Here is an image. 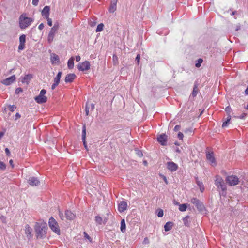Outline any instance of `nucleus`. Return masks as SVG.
<instances>
[{
    "instance_id": "f257e3e1",
    "label": "nucleus",
    "mask_w": 248,
    "mask_h": 248,
    "mask_svg": "<svg viewBox=\"0 0 248 248\" xmlns=\"http://www.w3.org/2000/svg\"><path fill=\"white\" fill-rule=\"evenodd\" d=\"M47 224L43 221L36 222L34 226V230L36 232V236L38 239H44L46 237L47 230Z\"/></svg>"
},
{
    "instance_id": "f03ea898",
    "label": "nucleus",
    "mask_w": 248,
    "mask_h": 248,
    "mask_svg": "<svg viewBox=\"0 0 248 248\" xmlns=\"http://www.w3.org/2000/svg\"><path fill=\"white\" fill-rule=\"evenodd\" d=\"M33 21L31 18L26 17L25 15H22L19 17L20 27L22 29H24L30 25Z\"/></svg>"
},
{
    "instance_id": "7ed1b4c3",
    "label": "nucleus",
    "mask_w": 248,
    "mask_h": 248,
    "mask_svg": "<svg viewBox=\"0 0 248 248\" xmlns=\"http://www.w3.org/2000/svg\"><path fill=\"white\" fill-rule=\"evenodd\" d=\"M215 184L217 187L218 190L220 191L221 190L222 192V194H223L224 192H225L226 190L227 187L222 177L219 175H217L216 176Z\"/></svg>"
},
{
    "instance_id": "20e7f679",
    "label": "nucleus",
    "mask_w": 248,
    "mask_h": 248,
    "mask_svg": "<svg viewBox=\"0 0 248 248\" xmlns=\"http://www.w3.org/2000/svg\"><path fill=\"white\" fill-rule=\"evenodd\" d=\"M48 224L50 228L54 232L58 235L60 234V229L59 228L58 224L53 217H51L49 218Z\"/></svg>"
},
{
    "instance_id": "39448f33",
    "label": "nucleus",
    "mask_w": 248,
    "mask_h": 248,
    "mask_svg": "<svg viewBox=\"0 0 248 248\" xmlns=\"http://www.w3.org/2000/svg\"><path fill=\"white\" fill-rule=\"evenodd\" d=\"M59 27L58 22H56L54 23L53 27L51 28L47 37V41L49 43H51L53 41L55 33L57 32Z\"/></svg>"
},
{
    "instance_id": "423d86ee",
    "label": "nucleus",
    "mask_w": 248,
    "mask_h": 248,
    "mask_svg": "<svg viewBox=\"0 0 248 248\" xmlns=\"http://www.w3.org/2000/svg\"><path fill=\"white\" fill-rule=\"evenodd\" d=\"M46 92V90H41L39 94L34 98L35 101L39 104H42L46 102L47 98L45 95Z\"/></svg>"
},
{
    "instance_id": "0eeeda50",
    "label": "nucleus",
    "mask_w": 248,
    "mask_h": 248,
    "mask_svg": "<svg viewBox=\"0 0 248 248\" xmlns=\"http://www.w3.org/2000/svg\"><path fill=\"white\" fill-rule=\"evenodd\" d=\"M226 181L230 186L237 185L239 182V178L235 175L227 176L226 178Z\"/></svg>"
},
{
    "instance_id": "6e6552de",
    "label": "nucleus",
    "mask_w": 248,
    "mask_h": 248,
    "mask_svg": "<svg viewBox=\"0 0 248 248\" xmlns=\"http://www.w3.org/2000/svg\"><path fill=\"white\" fill-rule=\"evenodd\" d=\"M191 202L195 205L197 209L199 211H202L204 210V206L202 202L199 199L196 198H193L191 199Z\"/></svg>"
},
{
    "instance_id": "1a4fd4ad",
    "label": "nucleus",
    "mask_w": 248,
    "mask_h": 248,
    "mask_svg": "<svg viewBox=\"0 0 248 248\" xmlns=\"http://www.w3.org/2000/svg\"><path fill=\"white\" fill-rule=\"evenodd\" d=\"M206 158L208 161L210 162V164L213 166H215L217 165L216 159L214 157V153L212 151H206Z\"/></svg>"
},
{
    "instance_id": "9d476101",
    "label": "nucleus",
    "mask_w": 248,
    "mask_h": 248,
    "mask_svg": "<svg viewBox=\"0 0 248 248\" xmlns=\"http://www.w3.org/2000/svg\"><path fill=\"white\" fill-rule=\"evenodd\" d=\"M90 63L88 61H85L78 64V68L80 71H84L88 70L90 68Z\"/></svg>"
},
{
    "instance_id": "9b49d317",
    "label": "nucleus",
    "mask_w": 248,
    "mask_h": 248,
    "mask_svg": "<svg viewBox=\"0 0 248 248\" xmlns=\"http://www.w3.org/2000/svg\"><path fill=\"white\" fill-rule=\"evenodd\" d=\"M157 141L162 146L166 145L167 141V136L165 134H162L158 136Z\"/></svg>"
},
{
    "instance_id": "f8f14e48",
    "label": "nucleus",
    "mask_w": 248,
    "mask_h": 248,
    "mask_svg": "<svg viewBox=\"0 0 248 248\" xmlns=\"http://www.w3.org/2000/svg\"><path fill=\"white\" fill-rule=\"evenodd\" d=\"M28 183L32 186H36L39 185L40 181L35 177H31L28 180Z\"/></svg>"
},
{
    "instance_id": "ddd939ff",
    "label": "nucleus",
    "mask_w": 248,
    "mask_h": 248,
    "mask_svg": "<svg viewBox=\"0 0 248 248\" xmlns=\"http://www.w3.org/2000/svg\"><path fill=\"white\" fill-rule=\"evenodd\" d=\"M167 168L170 171H175L178 168V166L173 162H168L167 163Z\"/></svg>"
},
{
    "instance_id": "4468645a",
    "label": "nucleus",
    "mask_w": 248,
    "mask_h": 248,
    "mask_svg": "<svg viewBox=\"0 0 248 248\" xmlns=\"http://www.w3.org/2000/svg\"><path fill=\"white\" fill-rule=\"evenodd\" d=\"M26 42V35H21L19 37V45L18 46V50H22L25 48V43Z\"/></svg>"
},
{
    "instance_id": "2eb2a0df",
    "label": "nucleus",
    "mask_w": 248,
    "mask_h": 248,
    "mask_svg": "<svg viewBox=\"0 0 248 248\" xmlns=\"http://www.w3.org/2000/svg\"><path fill=\"white\" fill-rule=\"evenodd\" d=\"M50 8L49 6H46L44 7L43 9L41 12L42 16L45 18H47L50 14Z\"/></svg>"
},
{
    "instance_id": "dca6fc26",
    "label": "nucleus",
    "mask_w": 248,
    "mask_h": 248,
    "mask_svg": "<svg viewBox=\"0 0 248 248\" xmlns=\"http://www.w3.org/2000/svg\"><path fill=\"white\" fill-rule=\"evenodd\" d=\"M16 79V76L15 75L4 79L2 83L5 85H9L12 83Z\"/></svg>"
},
{
    "instance_id": "f3484780",
    "label": "nucleus",
    "mask_w": 248,
    "mask_h": 248,
    "mask_svg": "<svg viewBox=\"0 0 248 248\" xmlns=\"http://www.w3.org/2000/svg\"><path fill=\"white\" fill-rule=\"evenodd\" d=\"M127 204L125 201L120 202L118 204V210L120 212H123L127 209Z\"/></svg>"
},
{
    "instance_id": "a211bd4d",
    "label": "nucleus",
    "mask_w": 248,
    "mask_h": 248,
    "mask_svg": "<svg viewBox=\"0 0 248 248\" xmlns=\"http://www.w3.org/2000/svg\"><path fill=\"white\" fill-rule=\"evenodd\" d=\"M32 230L31 228L29 226V225H26L25 227V232L28 239H30L32 237Z\"/></svg>"
},
{
    "instance_id": "6ab92c4d",
    "label": "nucleus",
    "mask_w": 248,
    "mask_h": 248,
    "mask_svg": "<svg viewBox=\"0 0 248 248\" xmlns=\"http://www.w3.org/2000/svg\"><path fill=\"white\" fill-rule=\"evenodd\" d=\"M50 59L52 64H59L60 62L59 57L55 53L51 54Z\"/></svg>"
},
{
    "instance_id": "aec40b11",
    "label": "nucleus",
    "mask_w": 248,
    "mask_h": 248,
    "mask_svg": "<svg viewBox=\"0 0 248 248\" xmlns=\"http://www.w3.org/2000/svg\"><path fill=\"white\" fill-rule=\"evenodd\" d=\"M76 77V75L74 73L69 74L65 77V82L66 83H71L75 78Z\"/></svg>"
},
{
    "instance_id": "412c9836",
    "label": "nucleus",
    "mask_w": 248,
    "mask_h": 248,
    "mask_svg": "<svg viewBox=\"0 0 248 248\" xmlns=\"http://www.w3.org/2000/svg\"><path fill=\"white\" fill-rule=\"evenodd\" d=\"M32 78V75H31V74L26 75L24 77H23L22 78L21 82L23 83L28 84Z\"/></svg>"
},
{
    "instance_id": "4be33fe9",
    "label": "nucleus",
    "mask_w": 248,
    "mask_h": 248,
    "mask_svg": "<svg viewBox=\"0 0 248 248\" xmlns=\"http://www.w3.org/2000/svg\"><path fill=\"white\" fill-rule=\"evenodd\" d=\"M65 215L66 218L68 220H72L75 217V214L69 210H66L65 211Z\"/></svg>"
},
{
    "instance_id": "5701e85b",
    "label": "nucleus",
    "mask_w": 248,
    "mask_h": 248,
    "mask_svg": "<svg viewBox=\"0 0 248 248\" xmlns=\"http://www.w3.org/2000/svg\"><path fill=\"white\" fill-rule=\"evenodd\" d=\"M173 223L171 222H167L164 225V228L165 231H169L172 229Z\"/></svg>"
},
{
    "instance_id": "b1692460",
    "label": "nucleus",
    "mask_w": 248,
    "mask_h": 248,
    "mask_svg": "<svg viewBox=\"0 0 248 248\" xmlns=\"http://www.w3.org/2000/svg\"><path fill=\"white\" fill-rule=\"evenodd\" d=\"M62 72H59L57 74L56 77L54 78V82L59 84L60 81V79L61 78Z\"/></svg>"
},
{
    "instance_id": "393cba45",
    "label": "nucleus",
    "mask_w": 248,
    "mask_h": 248,
    "mask_svg": "<svg viewBox=\"0 0 248 248\" xmlns=\"http://www.w3.org/2000/svg\"><path fill=\"white\" fill-rule=\"evenodd\" d=\"M74 58L71 57L68 61L67 66L69 69H72L74 67Z\"/></svg>"
},
{
    "instance_id": "a878e982",
    "label": "nucleus",
    "mask_w": 248,
    "mask_h": 248,
    "mask_svg": "<svg viewBox=\"0 0 248 248\" xmlns=\"http://www.w3.org/2000/svg\"><path fill=\"white\" fill-rule=\"evenodd\" d=\"M199 92V90L196 84H194L191 95L193 97L196 96Z\"/></svg>"
},
{
    "instance_id": "bb28decb",
    "label": "nucleus",
    "mask_w": 248,
    "mask_h": 248,
    "mask_svg": "<svg viewBox=\"0 0 248 248\" xmlns=\"http://www.w3.org/2000/svg\"><path fill=\"white\" fill-rule=\"evenodd\" d=\"M116 10V2L111 3L109 9V11L110 13L114 12Z\"/></svg>"
},
{
    "instance_id": "cd10ccee",
    "label": "nucleus",
    "mask_w": 248,
    "mask_h": 248,
    "mask_svg": "<svg viewBox=\"0 0 248 248\" xmlns=\"http://www.w3.org/2000/svg\"><path fill=\"white\" fill-rule=\"evenodd\" d=\"M120 229H121V231H122V232H125L126 225H125V221H124V219H123L121 220Z\"/></svg>"
},
{
    "instance_id": "c85d7f7f",
    "label": "nucleus",
    "mask_w": 248,
    "mask_h": 248,
    "mask_svg": "<svg viewBox=\"0 0 248 248\" xmlns=\"http://www.w3.org/2000/svg\"><path fill=\"white\" fill-rule=\"evenodd\" d=\"M231 115H229L227 119L224 122H223V123L222 124V127H226L228 126L229 123L230 122V120H231Z\"/></svg>"
},
{
    "instance_id": "c756f323",
    "label": "nucleus",
    "mask_w": 248,
    "mask_h": 248,
    "mask_svg": "<svg viewBox=\"0 0 248 248\" xmlns=\"http://www.w3.org/2000/svg\"><path fill=\"white\" fill-rule=\"evenodd\" d=\"M189 218V217L188 216H186L183 218V221H184V225L185 226H188V227L189 226V224H190L189 221L188 220Z\"/></svg>"
},
{
    "instance_id": "7c9ffc66",
    "label": "nucleus",
    "mask_w": 248,
    "mask_h": 248,
    "mask_svg": "<svg viewBox=\"0 0 248 248\" xmlns=\"http://www.w3.org/2000/svg\"><path fill=\"white\" fill-rule=\"evenodd\" d=\"M187 206L186 204H182L179 205V209L180 211L184 212L186 211Z\"/></svg>"
},
{
    "instance_id": "2f4dec72",
    "label": "nucleus",
    "mask_w": 248,
    "mask_h": 248,
    "mask_svg": "<svg viewBox=\"0 0 248 248\" xmlns=\"http://www.w3.org/2000/svg\"><path fill=\"white\" fill-rule=\"evenodd\" d=\"M95 220L97 223L100 225L102 223L103 219L101 217L97 216L95 217Z\"/></svg>"
},
{
    "instance_id": "473e14b6",
    "label": "nucleus",
    "mask_w": 248,
    "mask_h": 248,
    "mask_svg": "<svg viewBox=\"0 0 248 248\" xmlns=\"http://www.w3.org/2000/svg\"><path fill=\"white\" fill-rule=\"evenodd\" d=\"M104 25L103 23H100L97 25V28L96 29V32H100L102 31L103 29Z\"/></svg>"
},
{
    "instance_id": "72a5a7b5",
    "label": "nucleus",
    "mask_w": 248,
    "mask_h": 248,
    "mask_svg": "<svg viewBox=\"0 0 248 248\" xmlns=\"http://www.w3.org/2000/svg\"><path fill=\"white\" fill-rule=\"evenodd\" d=\"M85 139H86V127H85V126L84 125L82 127V140H85Z\"/></svg>"
},
{
    "instance_id": "f704fd0d",
    "label": "nucleus",
    "mask_w": 248,
    "mask_h": 248,
    "mask_svg": "<svg viewBox=\"0 0 248 248\" xmlns=\"http://www.w3.org/2000/svg\"><path fill=\"white\" fill-rule=\"evenodd\" d=\"M113 62L114 65H117L119 63L118 57L115 54L113 55Z\"/></svg>"
},
{
    "instance_id": "c9c22d12",
    "label": "nucleus",
    "mask_w": 248,
    "mask_h": 248,
    "mask_svg": "<svg viewBox=\"0 0 248 248\" xmlns=\"http://www.w3.org/2000/svg\"><path fill=\"white\" fill-rule=\"evenodd\" d=\"M157 216L159 217H161L163 216L164 213L163 210L161 209H158L157 211Z\"/></svg>"
},
{
    "instance_id": "e433bc0d",
    "label": "nucleus",
    "mask_w": 248,
    "mask_h": 248,
    "mask_svg": "<svg viewBox=\"0 0 248 248\" xmlns=\"http://www.w3.org/2000/svg\"><path fill=\"white\" fill-rule=\"evenodd\" d=\"M203 60L201 58H200L198 60L197 62L195 64V66L197 68L200 67L201 66V64Z\"/></svg>"
},
{
    "instance_id": "4c0bfd02",
    "label": "nucleus",
    "mask_w": 248,
    "mask_h": 248,
    "mask_svg": "<svg viewBox=\"0 0 248 248\" xmlns=\"http://www.w3.org/2000/svg\"><path fill=\"white\" fill-rule=\"evenodd\" d=\"M6 165L3 162L0 161V170H4L6 169Z\"/></svg>"
},
{
    "instance_id": "58836bf2",
    "label": "nucleus",
    "mask_w": 248,
    "mask_h": 248,
    "mask_svg": "<svg viewBox=\"0 0 248 248\" xmlns=\"http://www.w3.org/2000/svg\"><path fill=\"white\" fill-rule=\"evenodd\" d=\"M85 112H86V116L89 115V107L88 102L86 103V106H85Z\"/></svg>"
},
{
    "instance_id": "ea45409f",
    "label": "nucleus",
    "mask_w": 248,
    "mask_h": 248,
    "mask_svg": "<svg viewBox=\"0 0 248 248\" xmlns=\"http://www.w3.org/2000/svg\"><path fill=\"white\" fill-rule=\"evenodd\" d=\"M16 106L15 105H9L8 108L10 111L11 112H13L15 109L16 108Z\"/></svg>"
},
{
    "instance_id": "a19ab883",
    "label": "nucleus",
    "mask_w": 248,
    "mask_h": 248,
    "mask_svg": "<svg viewBox=\"0 0 248 248\" xmlns=\"http://www.w3.org/2000/svg\"><path fill=\"white\" fill-rule=\"evenodd\" d=\"M47 20V24L49 26H52V19L48 17L47 18H46Z\"/></svg>"
},
{
    "instance_id": "79ce46f5",
    "label": "nucleus",
    "mask_w": 248,
    "mask_h": 248,
    "mask_svg": "<svg viewBox=\"0 0 248 248\" xmlns=\"http://www.w3.org/2000/svg\"><path fill=\"white\" fill-rule=\"evenodd\" d=\"M23 90L21 88H18L16 90V93L19 94L20 93L22 92Z\"/></svg>"
},
{
    "instance_id": "37998d69",
    "label": "nucleus",
    "mask_w": 248,
    "mask_h": 248,
    "mask_svg": "<svg viewBox=\"0 0 248 248\" xmlns=\"http://www.w3.org/2000/svg\"><path fill=\"white\" fill-rule=\"evenodd\" d=\"M183 137H184L183 134L182 132H179L178 134V138L180 140H183Z\"/></svg>"
},
{
    "instance_id": "c03bdc74",
    "label": "nucleus",
    "mask_w": 248,
    "mask_h": 248,
    "mask_svg": "<svg viewBox=\"0 0 248 248\" xmlns=\"http://www.w3.org/2000/svg\"><path fill=\"white\" fill-rule=\"evenodd\" d=\"M140 54H138L136 57V61L137 62V64H139L140 61Z\"/></svg>"
},
{
    "instance_id": "a18cd8bd",
    "label": "nucleus",
    "mask_w": 248,
    "mask_h": 248,
    "mask_svg": "<svg viewBox=\"0 0 248 248\" xmlns=\"http://www.w3.org/2000/svg\"><path fill=\"white\" fill-rule=\"evenodd\" d=\"M181 128V126L180 125H176L174 128V130L175 131H179Z\"/></svg>"
},
{
    "instance_id": "49530a36",
    "label": "nucleus",
    "mask_w": 248,
    "mask_h": 248,
    "mask_svg": "<svg viewBox=\"0 0 248 248\" xmlns=\"http://www.w3.org/2000/svg\"><path fill=\"white\" fill-rule=\"evenodd\" d=\"M39 0H32V3L34 6H37Z\"/></svg>"
},
{
    "instance_id": "de8ad7c7",
    "label": "nucleus",
    "mask_w": 248,
    "mask_h": 248,
    "mask_svg": "<svg viewBox=\"0 0 248 248\" xmlns=\"http://www.w3.org/2000/svg\"><path fill=\"white\" fill-rule=\"evenodd\" d=\"M5 153L7 155L9 156L10 155V152L8 148H5Z\"/></svg>"
},
{
    "instance_id": "09e8293b",
    "label": "nucleus",
    "mask_w": 248,
    "mask_h": 248,
    "mask_svg": "<svg viewBox=\"0 0 248 248\" xmlns=\"http://www.w3.org/2000/svg\"><path fill=\"white\" fill-rule=\"evenodd\" d=\"M161 176H162V177L163 180L164 181L165 183L166 184H168V181H167L166 177L164 176V175H161Z\"/></svg>"
},
{
    "instance_id": "8fccbe9b",
    "label": "nucleus",
    "mask_w": 248,
    "mask_h": 248,
    "mask_svg": "<svg viewBox=\"0 0 248 248\" xmlns=\"http://www.w3.org/2000/svg\"><path fill=\"white\" fill-rule=\"evenodd\" d=\"M21 117L20 114L19 113H16L15 115V119L17 120L18 118H20Z\"/></svg>"
},
{
    "instance_id": "3c124183",
    "label": "nucleus",
    "mask_w": 248,
    "mask_h": 248,
    "mask_svg": "<svg viewBox=\"0 0 248 248\" xmlns=\"http://www.w3.org/2000/svg\"><path fill=\"white\" fill-rule=\"evenodd\" d=\"M58 85V84L55 83L54 82V83L51 86V89L52 90H54L55 89V88Z\"/></svg>"
},
{
    "instance_id": "603ef678",
    "label": "nucleus",
    "mask_w": 248,
    "mask_h": 248,
    "mask_svg": "<svg viewBox=\"0 0 248 248\" xmlns=\"http://www.w3.org/2000/svg\"><path fill=\"white\" fill-rule=\"evenodd\" d=\"M44 24L43 23H41L38 26V29L40 30H42L44 28Z\"/></svg>"
},
{
    "instance_id": "864d4df0",
    "label": "nucleus",
    "mask_w": 248,
    "mask_h": 248,
    "mask_svg": "<svg viewBox=\"0 0 248 248\" xmlns=\"http://www.w3.org/2000/svg\"><path fill=\"white\" fill-rule=\"evenodd\" d=\"M84 234L85 238L89 240L90 239V237L88 235V234L85 232H84Z\"/></svg>"
},
{
    "instance_id": "5fc2aeb1",
    "label": "nucleus",
    "mask_w": 248,
    "mask_h": 248,
    "mask_svg": "<svg viewBox=\"0 0 248 248\" xmlns=\"http://www.w3.org/2000/svg\"><path fill=\"white\" fill-rule=\"evenodd\" d=\"M80 56L79 55L76 56L75 57V60L77 62H79L80 60Z\"/></svg>"
},
{
    "instance_id": "6e6d98bb",
    "label": "nucleus",
    "mask_w": 248,
    "mask_h": 248,
    "mask_svg": "<svg viewBox=\"0 0 248 248\" xmlns=\"http://www.w3.org/2000/svg\"><path fill=\"white\" fill-rule=\"evenodd\" d=\"M197 185H198V186L199 187H201V186H202L203 185L202 184V182H200V181H197Z\"/></svg>"
},
{
    "instance_id": "4d7b16f0",
    "label": "nucleus",
    "mask_w": 248,
    "mask_h": 248,
    "mask_svg": "<svg viewBox=\"0 0 248 248\" xmlns=\"http://www.w3.org/2000/svg\"><path fill=\"white\" fill-rule=\"evenodd\" d=\"M246 116V113H243L241 116L239 117L240 119H244Z\"/></svg>"
},
{
    "instance_id": "13d9d810",
    "label": "nucleus",
    "mask_w": 248,
    "mask_h": 248,
    "mask_svg": "<svg viewBox=\"0 0 248 248\" xmlns=\"http://www.w3.org/2000/svg\"><path fill=\"white\" fill-rule=\"evenodd\" d=\"M230 109H231V108L229 106L227 107L226 108H225V111L227 112H229L230 111Z\"/></svg>"
},
{
    "instance_id": "bf43d9fd",
    "label": "nucleus",
    "mask_w": 248,
    "mask_h": 248,
    "mask_svg": "<svg viewBox=\"0 0 248 248\" xmlns=\"http://www.w3.org/2000/svg\"><path fill=\"white\" fill-rule=\"evenodd\" d=\"M94 108H95L94 104L93 103L91 104V110H93L94 109Z\"/></svg>"
},
{
    "instance_id": "052dcab7",
    "label": "nucleus",
    "mask_w": 248,
    "mask_h": 248,
    "mask_svg": "<svg viewBox=\"0 0 248 248\" xmlns=\"http://www.w3.org/2000/svg\"><path fill=\"white\" fill-rule=\"evenodd\" d=\"M59 216H60V217L61 218V219L63 220V216L62 214L60 211H59Z\"/></svg>"
},
{
    "instance_id": "680f3d73",
    "label": "nucleus",
    "mask_w": 248,
    "mask_h": 248,
    "mask_svg": "<svg viewBox=\"0 0 248 248\" xmlns=\"http://www.w3.org/2000/svg\"><path fill=\"white\" fill-rule=\"evenodd\" d=\"M82 141H83L84 147H85V148L86 149H87V143H86V139L85 140H82Z\"/></svg>"
},
{
    "instance_id": "e2e57ef3",
    "label": "nucleus",
    "mask_w": 248,
    "mask_h": 248,
    "mask_svg": "<svg viewBox=\"0 0 248 248\" xmlns=\"http://www.w3.org/2000/svg\"><path fill=\"white\" fill-rule=\"evenodd\" d=\"M137 154H138L140 156H142V153H141L140 151H138V152H137Z\"/></svg>"
},
{
    "instance_id": "0e129e2a",
    "label": "nucleus",
    "mask_w": 248,
    "mask_h": 248,
    "mask_svg": "<svg viewBox=\"0 0 248 248\" xmlns=\"http://www.w3.org/2000/svg\"><path fill=\"white\" fill-rule=\"evenodd\" d=\"M0 219H1V220L3 222H4V220H5V217H4L3 216H1L0 217Z\"/></svg>"
},
{
    "instance_id": "69168bd1",
    "label": "nucleus",
    "mask_w": 248,
    "mask_h": 248,
    "mask_svg": "<svg viewBox=\"0 0 248 248\" xmlns=\"http://www.w3.org/2000/svg\"><path fill=\"white\" fill-rule=\"evenodd\" d=\"M200 188L201 191L202 192L204 190V188L203 187V186H202L200 187Z\"/></svg>"
},
{
    "instance_id": "338daca9",
    "label": "nucleus",
    "mask_w": 248,
    "mask_h": 248,
    "mask_svg": "<svg viewBox=\"0 0 248 248\" xmlns=\"http://www.w3.org/2000/svg\"><path fill=\"white\" fill-rule=\"evenodd\" d=\"M90 25H91V26H93L95 25V23H93H93L91 22L90 23Z\"/></svg>"
},
{
    "instance_id": "774afa93",
    "label": "nucleus",
    "mask_w": 248,
    "mask_h": 248,
    "mask_svg": "<svg viewBox=\"0 0 248 248\" xmlns=\"http://www.w3.org/2000/svg\"><path fill=\"white\" fill-rule=\"evenodd\" d=\"M9 163H10V164L11 165H12V166H13V164H12V163H13V160H12V159H11V160H10Z\"/></svg>"
}]
</instances>
